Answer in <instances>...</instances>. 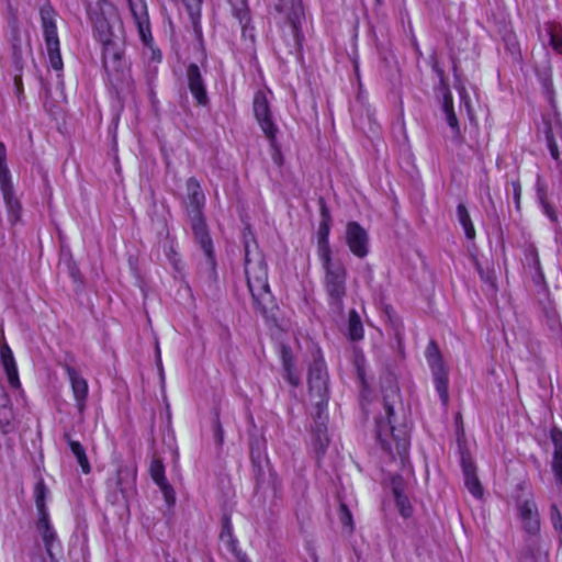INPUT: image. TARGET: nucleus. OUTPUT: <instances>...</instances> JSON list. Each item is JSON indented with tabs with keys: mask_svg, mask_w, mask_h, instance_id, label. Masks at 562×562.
Returning <instances> with one entry per match:
<instances>
[{
	"mask_svg": "<svg viewBox=\"0 0 562 562\" xmlns=\"http://www.w3.org/2000/svg\"><path fill=\"white\" fill-rule=\"evenodd\" d=\"M113 10V7L106 0H98L95 7L88 9V14L99 38L103 45L102 63L105 71L109 75H116L124 70V45L123 42L112 34L108 14Z\"/></svg>",
	"mask_w": 562,
	"mask_h": 562,
	"instance_id": "nucleus-1",
	"label": "nucleus"
},
{
	"mask_svg": "<svg viewBox=\"0 0 562 562\" xmlns=\"http://www.w3.org/2000/svg\"><path fill=\"white\" fill-rule=\"evenodd\" d=\"M245 273L255 304L261 306L269 296L268 268L263 256L245 246Z\"/></svg>",
	"mask_w": 562,
	"mask_h": 562,
	"instance_id": "nucleus-2",
	"label": "nucleus"
},
{
	"mask_svg": "<svg viewBox=\"0 0 562 562\" xmlns=\"http://www.w3.org/2000/svg\"><path fill=\"white\" fill-rule=\"evenodd\" d=\"M324 270V289L328 304L336 311L342 310L347 294V269L340 260L326 258L321 260Z\"/></svg>",
	"mask_w": 562,
	"mask_h": 562,
	"instance_id": "nucleus-3",
	"label": "nucleus"
},
{
	"mask_svg": "<svg viewBox=\"0 0 562 562\" xmlns=\"http://www.w3.org/2000/svg\"><path fill=\"white\" fill-rule=\"evenodd\" d=\"M386 412V419L376 420V437L381 442L383 449L392 456L403 458L408 450V436L404 429H395L391 424L390 417L393 415V408L387 403L384 405Z\"/></svg>",
	"mask_w": 562,
	"mask_h": 562,
	"instance_id": "nucleus-4",
	"label": "nucleus"
},
{
	"mask_svg": "<svg viewBox=\"0 0 562 562\" xmlns=\"http://www.w3.org/2000/svg\"><path fill=\"white\" fill-rule=\"evenodd\" d=\"M308 390L310 396L317 408V417L322 419L328 401V373L323 359L317 358L308 369Z\"/></svg>",
	"mask_w": 562,
	"mask_h": 562,
	"instance_id": "nucleus-5",
	"label": "nucleus"
},
{
	"mask_svg": "<svg viewBox=\"0 0 562 562\" xmlns=\"http://www.w3.org/2000/svg\"><path fill=\"white\" fill-rule=\"evenodd\" d=\"M41 21L43 26L45 45L50 66L55 70L63 69V59L60 55L59 38L55 23V12L50 5L41 9Z\"/></svg>",
	"mask_w": 562,
	"mask_h": 562,
	"instance_id": "nucleus-6",
	"label": "nucleus"
},
{
	"mask_svg": "<svg viewBox=\"0 0 562 562\" xmlns=\"http://www.w3.org/2000/svg\"><path fill=\"white\" fill-rule=\"evenodd\" d=\"M0 189L9 212V218L12 223H16L20 220L21 204L14 196L13 183L7 164V149L3 143H0Z\"/></svg>",
	"mask_w": 562,
	"mask_h": 562,
	"instance_id": "nucleus-7",
	"label": "nucleus"
},
{
	"mask_svg": "<svg viewBox=\"0 0 562 562\" xmlns=\"http://www.w3.org/2000/svg\"><path fill=\"white\" fill-rule=\"evenodd\" d=\"M252 109H254V114H255L263 134L273 145L276 142L278 127L276 126V124L272 120L269 101H268L267 94L263 91L259 90L255 93L254 101H252Z\"/></svg>",
	"mask_w": 562,
	"mask_h": 562,
	"instance_id": "nucleus-8",
	"label": "nucleus"
},
{
	"mask_svg": "<svg viewBox=\"0 0 562 562\" xmlns=\"http://www.w3.org/2000/svg\"><path fill=\"white\" fill-rule=\"evenodd\" d=\"M126 2L140 41L145 46L153 48V35L146 0H126Z\"/></svg>",
	"mask_w": 562,
	"mask_h": 562,
	"instance_id": "nucleus-9",
	"label": "nucleus"
},
{
	"mask_svg": "<svg viewBox=\"0 0 562 562\" xmlns=\"http://www.w3.org/2000/svg\"><path fill=\"white\" fill-rule=\"evenodd\" d=\"M345 240L350 251L358 258H364L369 252V236L367 231L357 222L346 225Z\"/></svg>",
	"mask_w": 562,
	"mask_h": 562,
	"instance_id": "nucleus-10",
	"label": "nucleus"
},
{
	"mask_svg": "<svg viewBox=\"0 0 562 562\" xmlns=\"http://www.w3.org/2000/svg\"><path fill=\"white\" fill-rule=\"evenodd\" d=\"M518 514L524 530L531 537L528 544H530L532 540L540 542V540L536 538L540 531V518L536 503L530 499L520 502L518 504Z\"/></svg>",
	"mask_w": 562,
	"mask_h": 562,
	"instance_id": "nucleus-11",
	"label": "nucleus"
},
{
	"mask_svg": "<svg viewBox=\"0 0 562 562\" xmlns=\"http://www.w3.org/2000/svg\"><path fill=\"white\" fill-rule=\"evenodd\" d=\"M67 376L70 381L71 391L76 401L79 414H83L87 405L89 386L87 380L71 366L64 364Z\"/></svg>",
	"mask_w": 562,
	"mask_h": 562,
	"instance_id": "nucleus-12",
	"label": "nucleus"
},
{
	"mask_svg": "<svg viewBox=\"0 0 562 562\" xmlns=\"http://www.w3.org/2000/svg\"><path fill=\"white\" fill-rule=\"evenodd\" d=\"M188 87L199 105H206L209 102L204 80L201 71L195 64H191L187 68Z\"/></svg>",
	"mask_w": 562,
	"mask_h": 562,
	"instance_id": "nucleus-13",
	"label": "nucleus"
},
{
	"mask_svg": "<svg viewBox=\"0 0 562 562\" xmlns=\"http://www.w3.org/2000/svg\"><path fill=\"white\" fill-rule=\"evenodd\" d=\"M187 201L186 207L188 215L203 213L205 196L199 181L195 178H189L186 183Z\"/></svg>",
	"mask_w": 562,
	"mask_h": 562,
	"instance_id": "nucleus-14",
	"label": "nucleus"
},
{
	"mask_svg": "<svg viewBox=\"0 0 562 562\" xmlns=\"http://www.w3.org/2000/svg\"><path fill=\"white\" fill-rule=\"evenodd\" d=\"M191 223V228L196 241L200 244L201 248L205 252L207 257H212L213 255V245L212 239L209 234V229L203 216L201 214H192L188 215Z\"/></svg>",
	"mask_w": 562,
	"mask_h": 562,
	"instance_id": "nucleus-15",
	"label": "nucleus"
},
{
	"mask_svg": "<svg viewBox=\"0 0 562 562\" xmlns=\"http://www.w3.org/2000/svg\"><path fill=\"white\" fill-rule=\"evenodd\" d=\"M323 220L318 226L317 255L319 260L331 258V249L329 246L330 217L325 207L322 210Z\"/></svg>",
	"mask_w": 562,
	"mask_h": 562,
	"instance_id": "nucleus-16",
	"label": "nucleus"
},
{
	"mask_svg": "<svg viewBox=\"0 0 562 562\" xmlns=\"http://www.w3.org/2000/svg\"><path fill=\"white\" fill-rule=\"evenodd\" d=\"M550 438L554 446L552 458V471L557 480L562 484V430L554 427L550 431Z\"/></svg>",
	"mask_w": 562,
	"mask_h": 562,
	"instance_id": "nucleus-17",
	"label": "nucleus"
},
{
	"mask_svg": "<svg viewBox=\"0 0 562 562\" xmlns=\"http://www.w3.org/2000/svg\"><path fill=\"white\" fill-rule=\"evenodd\" d=\"M135 479L136 470L133 467H120L115 477L110 480V484L124 494L133 488Z\"/></svg>",
	"mask_w": 562,
	"mask_h": 562,
	"instance_id": "nucleus-18",
	"label": "nucleus"
},
{
	"mask_svg": "<svg viewBox=\"0 0 562 562\" xmlns=\"http://www.w3.org/2000/svg\"><path fill=\"white\" fill-rule=\"evenodd\" d=\"M462 469L464 474L465 486L469 492L475 497H482L483 487L480 480L475 474V467L471 461L463 460Z\"/></svg>",
	"mask_w": 562,
	"mask_h": 562,
	"instance_id": "nucleus-19",
	"label": "nucleus"
},
{
	"mask_svg": "<svg viewBox=\"0 0 562 562\" xmlns=\"http://www.w3.org/2000/svg\"><path fill=\"white\" fill-rule=\"evenodd\" d=\"M64 438L68 442L71 452L75 454V457L78 461V464L81 468V471L85 474H89L91 471V467H90L89 460L86 454V450L82 447V445L79 441L72 440L70 438L69 434H65Z\"/></svg>",
	"mask_w": 562,
	"mask_h": 562,
	"instance_id": "nucleus-20",
	"label": "nucleus"
},
{
	"mask_svg": "<svg viewBox=\"0 0 562 562\" xmlns=\"http://www.w3.org/2000/svg\"><path fill=\"white\" fill-rule=\"evenodd\" d=\"M37 529L42 535L47 553L52 557V547L54 541L56 540V533L49 524L48 515L38 516Z\"/></svg>",
	"mask_w": 562,
	"mask_h": 562,
	"instance_id": "nucleus-21",
	"label": "nucleus"
},
{
	"mask_svg": "<svg viewBox=\"0 0 562 562\" xmlns=\"http://www.w3.org/2000/svg\"><path fill=\"white\" fill-rule=\"evenodd\" d=\"M1 396L3 403L0 406V428L4 434H8L13 429L14 415L11 405H9V397L3 390H1Z\"/></svg>",
	"mask_w": 562,
	"mask_h": 562,
	"instance_id": "nucleus-22",
	"label": "nucleus"
},
{
	"mask_svg": "<svg viewBox=\"0 0 562 562\" xmlns=\"http://www.w3.org/2000/svg\"><path fill=\"white\" fill-rule=\"evenodd\" d=\"M546 555V550L543 549L541 542L537 540H532L530 544H527L526 548L521 551L520 562H542Z\"/></svg>",
	"mask_w": 562,
	"mask_h": 562,
	"instance_id": "nucleus-23",
	"label": "nucleus"
},
{
	"mask_svg": "<svg viewBox=\"0 0 562 562\" xmlns=\"http://www.w3.org/2000/svg\"><path fill=\"white\" fill-rule=\"evenodd\" d=\"M393 495L400 514L404 518L411 517L413 514V507L408 498L403 494L401 483L396 482L395 480L393 481Z\"/></svg>",
	"mask_w": 562,
	"mask_h": 562,
	"instance_id": "nucleus-24",
	"label": "nucleus"
},
{
	"mask_svg": "<svg viewBox=\"0 0 562 562\" xmlns=\"http://www.w3.org/2000/svg\"><path fill=\"white\" fill-rule=\"evenodd\" d=\"M434 375V381L436 385V390L439 393V396L442 403L446 405L449 400L448 394V373L446 368L431 370Z\"/></svg>",
	"mask_w": 562,
	"mask_h": 562,
	"instance_id": "nucleus-25",
	"label": "nucleus"
},
{
	"mask_svg": "<svg viewBox=\"0 0 562 562\" xmlns=\"http://www.w3.org/2000/svg\"><path fill=\"white\" fill-rule=\"evenodd\" d=\"M328 437L326 434V427L324 423H318L316 429L313 432V447L315 452L319 456L323 454L328 446Z\"/></svg>",
	"mask_w": 562,
	"mask_h": 562,
	"instance_id": "nucleus-26",
	"label": "nucleus"
},
{
	"mask_svg": "<svg viewBox=\"0 0 562 562\" xmlns=\"http://www.w3.org/2000/svg\"><path fill=\"white\" fill-rule=\"evenodd\" d=\"M426 359L431 370L446 368L436 341H429L426 348Z\"/></svg>",
	"mask_w": 562,
	"mask_h": 562,
	"instance_id": "nucleus-27",
	"label": "nucleus"
},
{
	"mask_svg": "<svg viewBox=\"0 0 562 562\" xmlns=\"http://www.w3.org/2000/svg\"><path fill=\"white\" fill-rule=\"evenodd\" d=\"M46 496H47V487L43 480H40L34 487V498L35 505L38 512V516L48 515L46 508Z\"/></svg>",
	"mask_w": 562,
	"mask_h": 562,
	"instance_id": "nucleus-28",
	"label": "nucleus"
},
{
	"mask_svg": "<svg viewBox=\"0 0 562 562\" xmlns=\"http://www.w3.org/2000/svg\"><path fill=\"white\" fill-rule=\"evenodd\" d=\"M458 218L460 224L462 225L464 233L469 239H473L475 237V229L472 224L470 214L464 204H459L457 207Z\"/></svg>",
	"mask_w": 562,
	"mask_h": 562,
	"instance_id": "nucleus-29",
	"label": "nucleus"
},
{
	"mask_svg": "<svg viewBox=\"0 0 562 562\" xmlns=\"http://www.w3.org/2000/svg\"><path fill=\"white\" fill-rule=\"evenodd\" d=\"M348 331L351 340H360L363 337L362 323L356 311L349 313Z\"/></svg>",
	"mask_w": 562,
	"mask_h": 562,
	"instance_id": "nucleus-30",
	"label": "nucleus"
},
{
	"mask_svg": "<svg viewBox=\"0 0 562 562\" xmlns=\"http://www.w3.org/2000/svg\"><path fill=\"white\" fill-rule=\"evenodd\" d=\"M150 476L153 481L159 485L165 484L167 479L165 476V467L160 459H153L149 468Z\"/></svg>",
	"mask_w": 562,
	"mask_h": 562,
	"instance_id": "nucleus-31",
	"label": "nucleus"
},
{
	"mask_svg": "<svg viewBox=\"0 0 562 562\" xmlns=\"http://www.w3.org/2000/svg\"><path fill=\"white\" fill-rule=\"evenodd\" d=\"M443 110L447 114V121H448L449 126L453 130H457L458 128V119L453 111L452 98L449 92L445 94Z\"/></svg>",
	"mask_w": 562,
	"mask_h": 562,
	"instance_id": "nucleus-32",
	"label": "nucleus"
},
{
	"mask_svg": "<svg viewBox=\"0 0 562 562\" xmlns=\"http://www.w3.org/2000/svg\"><path fill=\"white\" fill-rule=\"evenodd\" d=\"M0 357H1V363H2L4 370L16 367V362L14 360L13 352L7 344L1 346Z\"/></svg>",
	"mask_w": 562,
	"mask_h": 562,
	"instance_id": "nucleus-33",
	"label": "nucleus"
},
{
	"mask_svg": "<svg viewBox=\"0 0 562 562\" xmlns=\"http://www.w3.org/2000/svg\"><path fill=\"white\" fill-rule=\"evenodd\" d=\"M339 520L344 527H347L349 531L353 530V520L352 515L348 508V506L345 503H340L339 505Z\"/></svg>",
	"mask_w": 562,
	"mask_h": 562,
	"instance_id": "nucleus-34",
	"label": "nucleus"
},
{
	"mask_svg": "<svg viewBox=\"0 0 562 562\" xmlns=\"http://www.w3.org/2000/svg\"><path fill=\"white\" fill-rule=\"evenodd\" d=\"M559 26L557 25H547V33L550 37V46L558 54H562V37L557 42L554 40V34L559 31Z\"/></svg>",
	"mask_w": 562,
	"mask_h": 562,
	"instance_id": "nucleus-35",
	"label": "nucleus"
},
{
	"mask_svg": "<svg viewBox=\"0 0 562 562\" xmlns=\"http://www.w3.org/2000/svg\"><path fill=\"white\" fill-rule=\"evenodd\" d=\"M538 195L543 206L544 213L550 217L551 221H557V213L554 209L546 201V193L540 186L538 187Z\"/></svg>",
	"mask_w": 562,
	"mask_h": 562,
	"instance_id": "nucleus-36",
	"label": "nucleus"
},
{
	"mask_svg": "<svg viewBox=\"0 0 562 562\" xmlns=\"http://www.w3.org/2000/svg\"><path fill=\"white\" fill-rule=\"evenodd\" d=\"M4 372L7 374L10 386L13 389H20L21 382L19 378L18 367L7 369L4 370Z\"/></svg>",
	"mask_w": 562,
	"mask_h": 562,
	"instance_id": "nucleus-37",
	"label": "nucleus"
},
{
	"mask_svg": "<svg viewBox=\"0 0 562 562\" xmlns=\"http://www.w3.org/2000/svg\"><path fill=\"white\" fill-rule=\"evenodd\" d=\"M158 486L160 487L166 502L169 505H173L175 501H176V496H175V491H173L172 486L168 482H165V484H159Z\"/></svg>",
	"mask_w": 562,
	"mask_h": 562,
	"instance_id": "nucleus-38",
	"label": "nucleus"
},
{
	"mask_svg": "<svg viewBox=\"0 0 562 562\" xmlns=\"http://www.w3.org/2000/svg\"><path fill=\"white\" fill-rule=\"evenodd\" d=\"M231 537H233V527L229 517L226 516L223 518V527L220 538L222 541H226Z\"/></svg>",
	"mask_w": 562,
	"mask_h": 562,
	"instance_id": "nucleus-39",
	"label": "nucleus"
},
{
	"mask_svg": "<svg viewBox=\"0 0 562 562\" xmlns=\"http://www.w3.org/2000/svg\"><path fill=\"white\" fill-rule=\"evenodd\" d=\"M235 16L238 19L239 24H241L243 27H245L247 25V23L249 22L248 10H247L244 1H241V7L236 9Z\"/></svg>",
	"mask_w": 562,
	"mask_h": 562,
	"instance_id": "nucleus-40",
	"label": "nucleus"
},
{
	"mask_svg": "<svg viewBox=\"0 0 562 562\" xmlns=\"http://www.w3.org/2000/svg\"><path fill=\"white\" fill-rule=\"evenodd\" d=\"M282 363L284 369L294 368L292 355L288 347H282Z\"/></svg>",
	"mask_w": 562,
	"mask_h": 562,
	"instance_id": "nucleus-41",
	"label": "nucleus"
},
{
	"mask_svg": "<svg viewBox=\"0 0 562 562\" xmlns=\"http://www.w3.org/2000/svg\"><path fill=\"white\" fill-rule=\"evenodd\" d=\"M512 188H513V194H514L516 207L519 209L520 207V198H521V186H520L519 181H513Z\"/></svg>",
	"mask_w": 562,
	"mask_h": 562,
	"instance_id": "nucleus-42",
	"label": "nucleus"
},
{
	"mask_svg": "<svg viewBox=\"0 0 562 562\" xmlns=\"http://www.w3.org/2000/svg\"><path fill=\"white\" fill-rule=\"evenodd\" d=\"M285 371V379L289 381L290 384L293 386H297L300 384V378L295 373L294 368L284 369Z\"/></svg>",
	"mask_w": 562,
	"mask_h": 562,
	"instance_id": "nucleus-43",
	"label": "nucleus"
},
{
	"mask_svg": "<svg viewBox=\"0 0 562 562\" xmlns=\"http://www.w3.org/2000/svg\"><path fill=\"white\" fill-rule=\"evenodd\" d=\"M223 542L226 544V547H227V548H228L233 553H235V552L239 551V550L237 549V540L234 538V536H233V537H231V538H228L226 541H223Z\"/></svg>",
	"mask_w": 562,
	"mask_h": 562,
	"instance_id": "nucleus-44",
	"label": "nucleus"
},
{
	"mask_svg": "<svg viewBox=\"0 0 562 562\" xmlns=\"http://www.w3.org/2000/svg\"><path fill=\"white\" fill-rule=\"evenodd\" d=\"M547 25H557V26H559L560 29L557 32V34H554V40L558 42L560 38H562V23L555 22V21H551V22L546 23V26Z\"/></svg>",
	"mask_w": 562,
	"mask_h": 562,
	"instance_id": "nucleus-45",
	"label": "nucleus"
},
{
	"mask_svg": "<svg viewBox=\"0 0 562 562\" xmlns=\"http://www.w3.org/2000/svg\"><path fill=\"white\" fill-rule=\"evenodd\" d=\"M239 562H249L246 554L241 553L240 551H237L234 553Z\"/></svg>",
	"mask_w": 562,
	"mask_h": 562,
	"instance_id": "nucleus-46",
	"label": "nucleus"
},
{
	"mask_svg": "<svg viewBox=\"0 0 562 562\" xmlns=\"http://www.w3.org/2000/svg\"><path fill=\"white\" fill-rule=\"evenodd\" d=\"M222 432H223L222 427H221L220 423L217 422L216 423V435L218 436L220 441H222Z\"/></svg>",
	"mask_w": 562,
	"mask_h": 562,
	"instance_id": "nucleus-47",
	"label": "nucleus"
},
{
	"mask_svg": "<svg viewBox=\"0 0 562 562\" xmlns=\"http://www.w3.org/2000/svg\"><path fill=\"white\" fill-rule=\"evenodd\" d=\"M435 69H436V71H437V74L439 75V77L442 79V77H443V70H441V69H440V68H438V67H435Z\"/></svg>",
	"mask_w": 562,
	"mask_h": 562,
	"instance_id": "nucleus-48",
	"label": "nucleus"
},
{
	"mask_svg": "<svg viewBox=\"0 0 562 562\" xmlns=\"http://www.w3.org/2000/svg\"><path fill=\"white\" fill-rule=\"evenodd\" d=\"M535 262H536L537 265H539V261H538L537 256L535 257Z\"/></svg>",
	"mask_w": 562,
	"mask_h": 562,
	"instance_id": "nucleus-49",
	"label": "nucleus"
}]
</instances>
